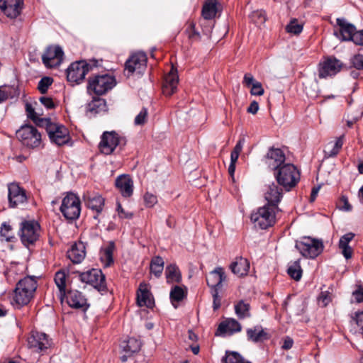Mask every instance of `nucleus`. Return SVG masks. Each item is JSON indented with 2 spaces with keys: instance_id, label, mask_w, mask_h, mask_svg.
Listing matches in <instances>:
<instances>
[{
  "instance_id": "1",
  "label": "nucleus",
  "mask_w": 363,
  "mask_h": 363,
  "mask_svg": "<svg viewBox=\"0 0 363 363\" xmlns=\"http://www.w3.org/2000/svg\"><path fill=\"white\" fill-rule=\"evenodd\" d=\"M37 286L35 277L27 276L19 280L13 291V303L18 308L27 305L33 298Z\"/></svg>"
},
{
  "instance_id": "2",
  "label": "nucleus",
  "mask_w": 363,
  "mask_h": 363,
  "mask_svg": "<svg viewBox=\"0 0 363 363\" xmlns=\"http://www.w3.org/2000/svg\"><path fill=\"white\" fill-rule=\"evenodd\" d=\"M277 183L286 191H291L300 180V172L297 167L291 163H286L274 172Z\"/></svg>"
},
{
  "instance_id": "3",
  "label": "nucleus",
  "mask_w": 363,
  "mask_h": 363,
  "mask_svg": "<svg viewBox=\"0 0 363 363\" xmlns=\"http://www.w3.org/2000/svg\"><path fill=\"white\" fill-rule=\"evenodd\" d=\"M278 211H279V207L266 203L252 213L250 219L256 226H259L261 229H267L275 223L276 212Z\"/></svg>"
},
{
  "instance_id": "4",
  "label": "nucleus",
  "mask_w": 363,
  "mask_h": 363,
  "mask_svg": "<svg viewBox=\"0 0 363 363\" xmlns=\"http://www.w3.org/2000/svg\"><path fill=\"white\" fill-rule=\"evenodd\" d=\"M295 247L303 257L314 259L323 251L324 245L320 239L303 237L301 240L296 242Z\"/></svg>"
},
{
  "instance_id": "5",
  "label": "nucleus",
  "mask_w": 363,
  "mask_h": 363,
  "mask_svg": "<svg viewBox=\"0 0 363 363\" xmlns=\"http://www.w3.org/2000/svg\"><path fill=\"white\" fill-rule=\"evenodd\" d=\"M60 211L67 220H76L81 213L79 198L73 193H68L62 201Z\"/></svg>"
},
{
  "instance_id": "6",
  "label": "nucleus",
  "mask_w": 363,
  "mask_h": 363,
  "mask_svg": "<svg viewBox=\"0 0 363 363\" xmlns=\"http://www.w3.org/2000/svg\"><path fill=\"white\" fill-rule=\"evenodd\" d=\"M98 62L95 60L89 63L81 60L72 63L67 69V79L70 82L80 83L93 67H97Z\"/></svg>"
},
{
  "instance_id": "7",
  "label": "nucleus",
  "mask_w": 363,
  "mask_h": 363,
  "mask_svg": "<svg viewBox=\"0 0 363 363\" xmlns=\"http://www.w3.org/2000/svg\"><path fill=\"white\" fill-rule=\"evenodd\" d=\"M40 225L35 220H24L21 223L18 235L23 245L29 247L40 238Z\"/></svg>"
},
{
  "instance_id": "8",
  "label": "nucleus",
  "mask_w": 363,
  "mask_h": 363,
  "mask_svg": "<svg viewBox=\"0 0 363 363\" xmlns=\"http://www.w3.org/2000/svg\"><path fill=\"white\" fill-rule=\"evenodd\" d=\"M126 139L116 131H105L101 136L99 149L102 154L108 155L113 152L116 147L125 146Z\"/></svg>"
},
{
  "instance_id": "9",
  "label": "nucleus",
  "mask_w": 363,
  "mask_h": 363,
  "mask_svg": "<svg viewBox=\"0 0 363 363\" xmlns=\"http://www.w3.org/2000/svg\"><path fill=\"white\" fill-rule=\"evenodd\" d=\"M41 122L44 123L42 127L45 128L52 143L60 146L69 141V131L65 126L53 123L50 118L48 120H42Z\"/></svg>"
},
{
  "instance_id": "10",
  "label": "nucleus",
  "mask_w": 363,
  "mask_h": 363,
  "mask_svg": "<svg viewBox=\"0 0 363 363\" xmlns=\"http://www.w3.org/2000/svg\"><path fill=\"white\" fill-rule=\"evenodd\" d=\"M116 85V80L113 77L107 74L95 75L89 78L87 89L91 91L98 96L106 94Z\"/></svg>"
},
{
  "instance_id": "11",
  "label": "nucleus",
  "mask_w": 363,
  "mask_h": 363,
  "mask_svg": "<svg viewBox=\"0 0 363 363\" xmlns=\"http://www.w3.org/2000/svg\"><path fill=\"white\" fill-rule=\"evenodd\" d=\"M343 66V62L334 56L325 57L318 65V77L326 79L334 77L341 71Z\"/></svg>"
},
{
  "instance_id": "12",
  "label": "nucleus",
  "mask_w": 363,
  "mask_h": 363,
  "mask_svg": "<svg viewBox=\"0 0 363 363\" xmlns=\"http://www.w3.org/2000/svg\"><path fill=\"white\" fill-rule=\"evenodd\" d=\"M17 138L21 143L29 147H36L40 145L41 134L36 128L31 125H25L16 132Z\"/></svg>"
},
{
  "instance_id": "13",
  "label": "nucleus",
  "mask_w": 363,
  "mask_h": 363,
  "mask_svg": "<svg viewBox=\"0 0 363 363\" xmlns=\"http://www.w3.org/2000/svg\"><path fill=\"white\" fill-rule=\"evenodd\" d=\"M147 57L145 52H139L132 55L125 63V70L127 76L134 73L142 75L147 67Z\"/></svg>"
},
{
  "instance_id": "14",
  "label": "nucleus",
  "mask_w": 363,
  "mask_h": 363,
  "mask_svg": "<svg viewBox=\"0 0 363 363\" xmlns=\"http://www.w3.org/2000/svg\"><path fill=\"white\" fill-rule=\"evenodd\" d=\"M79 279L82 282L91 285L99 291L106 289V283L104 274L101 270L91 269L79 274Z\"/></svg>"
},
{
  "instance_id": "15",
  "label": "nucleus",
  "mask_w": 363,
  "mask_h": 363,
  "mask_svg": "<svg viewBox=\"0 0 363 363\" xmlns=\"http://www.w3.org/2000/svg\"><path fill=\"white\" fill-rule=\"evenodd\" d=\"M64 57V52L59 45L48 46L42 56V61L46 67H55L59 66Z\"/></svg>"
},
{
  "instance_id": "16",
  "label": "nucleus",
  "mask_w": 363,
  "mask_h": 363,
  "mask_svg": "<svg viewBox=\"0 0 363 363\" xmlns=\"http://www.w3.org/2000/svg\"><path fill=\"white\" fill-rule=\"evenodd\" d=\"M285 160L286 156L284 152L280 148L274 147L268 150L264 158V163L274 172L283 164H285Z\"/></svg>"
},
{
  "instance_id": "17",
  "label": "nucleus",
  "mask_w": 363,
  "mask_h": 363,
  "mask_svg": "<svg viewBox=\"0 0 363 363\" xmlns=\"http://www.w3.org/2000/svg\"><path fill=\"white\" fill-rule=\"evenodd\" d=\"M50 341L45 333L32 331L28 337V346L34 352H40L50 347Z\"/></svg>"
},
{
  "instance_id": "18",
  "label": "nucleus",
  "mask_w": 363,
  "mask_h": 363,
  "mask_svg": "<svg viewBox=\"0 0 363 363\" xmlns=\"http://www.w3.org/2000/svg\"><path fill=\"white\" fill-rule=\"evenodd\" d=\"M67 304L73 308L86 312L89 308L87 299L83 294L77 290H69L66 294Z\"/></svg>"
},
{
  "instance_id": "19",
  "label": "nucleus",
  "mask_w": 363,
  "mask_h": 363,
  "mask_svg": "<svg viewBox=\"0 0 363 363\" xmlns=\"http://www.w3.org/2000/svg\"><path fill=\"white\" fill-rule=\"evenodd\" d=\"M84 200L86 206L93 211V218L96 220L98 219L105 205L104 198L99 194H88L84 195Z\"/></svg>"
},
{
  "instance_id": "20",
  "label": "nucleus",
  "mask_w": 363,
  "mask_h": 363,
  "mask_svg": "<svg viewBox=\"0 0 363 363\" xmlns=\"http://www.w3.org/2000/svg\"><path fill=\"white\" fill-rule=\"evenodd\" d=\"M8 199L10 207L15 208L26 203L27 196L26 191L21 188L17 184H10L8 187Z\"/></svg>"
},
{
  "instance_id": "21",
  "label": "nucleus",
  "mask_w": 363,
  "mask_h": 363,
  "mask_svg": "<svg viewBox=\"0 0 363 363\" xmlns=\"http://www.w3.org/2000/svg\"><path fill=\"white\" fill-rule=\"evenodd\" d=\"M23 0H0V9L10 18H16L22 11Z\"/></svg>"
},
{
  "instance_id": "22",
  "label": "nucleus",
  "mask_w": 363,
  "mask_h": 363,
  "mask_svg": "<svg viewBox=\"0 0 363 363\" xmlns=\"http://www.w3.org/2000/svg\"><path fill=\"white\" fill-rule=\"evenodd\" d=\"M279 186L278 183L274 182L266 185L264 199L267 201V204L278 207L283 197V190Z\"/></svg>"
},
{
  "instance_id": "23",
  "label": "nucleus",
  "mask_w": 363,
  "mask_h": 363,
  "mask_svg": "<svg viewBox=\"0 0 363 363\" xmlns=\"http://www.w3.org/2000/svg\"><path fill=\"white\" fill-rule=\"evenodd\" d=\"M115 185L122 196L129 198L133 195V181L129 174H121L117 177Z\"/></svg>"
},
{
  "instance_id": "24",
  "label": "nucleus",
  "mask_w": 363,
  "mask_h": 363,
  "mask_svg": "<svg viewBox=\"0 0 363 363\" xmlns=\"http://www.w3.org/2000/svg\"><path fill=\"white\" fill-rule=\"evenodd\" d=\"M179 83V76L177 69L172 67L169 72L164 77L162 92L166 96L172 95L177 89Z\"/></svg>"
},
{
  "instance_id": "25",
  "label": "nucleus",
  "mask_w": 363,
  "mask_h": 363,
  "mask_svg": "<svg viewBox=\"0 0 363 363\" xmlns=\"http://www.w3.org/2000/svg\"><path fill=\"white\" fill-rule=\"evenodd\" d=\"M226 279L224 270L222 267H216L211 271L206 277V282L211 290L216 289L220 290L222 287V283Z\"/></svg>"
},
{
  "instance_id": "26",
  "label": "nucleus",
  "mask_w": 363,
  "mask_h": 363,
  "mask_svg": "<svg viewBox=\"0 0 363 363\" xmlns=\"http://www.w3.org/2000/svg\"><path fill=\"white\" fill-rule=\"evenodd\" d=\"M336 23L340 27L341 40L343 41H352L353 36L357 31L355 26L349 23L344 18H337L336 19Z\"/></svg>"
},
{
  "instance_id": "27",
  "label": "nucleus",
  "mask_w": 363,
  "mask_h": 363,
  "mask_svg": "<svg viewBox=\"0 0 363 363\" xmlns=\"http://www.w3.org/2000/svg\"><path fill=\"white\" fill-rule=\"evenodd\" d=\"M246 335L248 341L257 343L267 340L270 335L265 329L260 325H257L246 330Z\"/></svg>"
},
{
  "instance_id": "28",
  "label": "nucleus",
  "mask_w": 363,
  "mask_h": 363,
  "mask_svg": "<svg viewBox=\"0 0 363 363\" xmlns=\"http://www.w3.org/2000/svg\"><path fill=\"white\" fill-rule=\"evenodd\" d=\"M355 234L353 233H347L340 238L338 247L341 250L342 255L346 259H349L352 257L353 250L349 245V243L353 240Z\"/></svg>"
},
{
  "instance_id": "29",
  "label": "nucleus",
  "mask_w": 363,
  "mask_h": 363,
  "mask_svg": "<svg viewBox=\"0 0 363 363\" xmlns=\"http://www.w3.org/2000/svg\"><path fill=\"white\" fill-rule=\"evenodd\" d=\"M86 255L85 246L83 242L74 244L67 252L69 259L75 264L82 262Z\"/></svg>"
},
{
  "instance_id": "30",
  "label": "nucleus",
  "mask_w": 363,
  "mask_h": 363,
  "mask_svg": "<svg viewBox=\"0 0 363 363\" xmlns=\"http://www.w3.org/2000/svg\"><path fill=\"white\" fill-rule=\"evenodd\" d=\"M115 243L110 241L100 251L101 260L106 267H110L113 263V251Z\"/></svg>"
},
{
  "instance_id": "31",
  "label": "nucleus",
  "mask_w": 363,
  "mask_h": 363,
  "mask_svg": "<svg viewBox=\"0 0 363 363\" xmlns=\"http://www.w3.org/2000/svg\"><path fill=\"white\" fill-rule=\"evenodd\" d=\"M242 326L240 323L234 318H228L220 323L218 332L225 333L229 332L230 334L240 332Z\"/></svg>"
},
{
  "instance_id": "32",
  "label": "nucleus",
  "mask_w": 363,
  "mask_h": 363,
  "mask_svg": "<svg viewBox=\"0 0 363 363\" xmlns=\"http://www.w3.org/2000/svg\"><path fill=\"white\" fill-rule=\"evenodd\" d=\"M230 269L232 272L238 276L246 275L250 269V263L247 259L238 257L236 260L231 263Z\"/></svg>"
},
{
  "instance_id": "33",
  "label": "nucleus",
  "mask_w": 363,
  "mask_h": 363,
  "mask_svg": "<svg viewBox=\"0 0 363 363\" xmlns=\"http://www.w3.org/2000/svg\"><path fill=\"white\" fill-rule=\"evenodd\" d=\"M218 2L217 0H206L201 11V15L205 20L215 18L218 11Z\"/></svg>"
},
{
  "instance_id": "34",
  "label": "nucleus",
  "mask_w": 363,
  "mask_h": 363,
  "mask_svg": "<svg viewBox=\"0 0 363 363\" xmlns=\"http://www.w3.org/2000/svg\"><path fill=\"white\" fill-rule=\"evenodd\" d=\"M187 294V289L185 286L175 285L172 287L169 293V298L174 308L178 307L177 303L182 301Z\"/></svg>"
},
{
  "instance_id": "35",
  "label": "nucleus",
  "mask_w": 363,
  "mask_h": 363,
  "mask_svg": "<svg viewBox=\"0 0 363 363\" xmlns=\"http://www.w3.org/2000/svg\"><path fill=\"white\" fill-rule=\"evenodd\" d=\"M165 276L167 283H179L182 281V274L175 264H170L166 267Z\"/></svg>"
},
{
  "instance_id": "36",
  "label": "nucleus",
  "mask_w": 363,
  "mask_h": 363,
  "mask_svg": "<svg viewBox=\"0 0 363 363\" xmlns=\"http://www.w3.org/2000/svg\"><path fill=\"white\" fill-rule=\"evenodd\" d=\"M88 112L96 115L102 111H106V101L105 99L99 97H94L92 101H90L86 106Z\"/></svg>"
},
{
  "instance_id": "37",
  "label": "nucleus",
  "mask_w": 363,
  "mask_h": 363,
  "mask_svg": "<svg viewBox=\"0 0 363 363\" xmlns=\"http://www.w3.org/2000/svg\"><path fill=\"white\" fill-rule=\"evenodd\" d=\"M221 362L222 363H252L250 361L245 359L239 352L228 350L225 352Z\"/></svg>"
},
{
  "instance_id": "38",
  "label": "nucleus",
  "mask_w": 363,
  "mask_h": 363,
  "mask_svg": "<svg viewBox=\"0 0 363 363\" xmlns=\"http://www.w3.org/2000/svg\"><path fill=\"white\" fill-rule=\"evenodd\" d=\"M20 91L17 87L14 86H0V104L5 101L8 99L18 97Z\"/></svg>"
},
{
  "instance_id": "39",
  "label": "nucleus",
  "mask_w": 363,
  "mask_h": 363,
  "mask_svg": "<svg viewBox=\"0 0 363 363\" xmlns=\"http://www.w3.org/2000/svg\"><path fill=\"white\" fill-rule=\"evenodd\" d=\"M250 305L243 300L238 301L235 305V312L239 319H245L251 316Z\"/></svg>"
},
{
  "instance_id": "40",
  "label": "nucleus",
  "mask_w": 363,
  "mask_h": 363,
  "mask_svg": "<svg viewBox=\"0 0 363 363\" xmlns=\"http://www.w3.org/2000/svg\"><path fill=\"white\" fill-rule=\"evenodd\" d=\"M164 264L163 259L160 256L154 257L150 262V272L153 274L155 277H160L164 269Z\"/></svg>"
},
{
  "instance_id": "41",
  "label": "nucleus",
  "mask_w": 363,
  "mask_h": 363,
  "mask_svg": "<svg viewBox=\"0 0 363 363\" xmlns=\"http://www.w3.org/2000/svg\"><path fill=\"white\" fill-rule=\"evenodd\" d=\"M184 33L191 43L199 41L201 38V33L196 28V23L193 21L186 23Z\"/></svg>"
},
{
  "instance_id": "42",
  "label": "nucleus",
  "mask_w": 363,
  "mask_h": 363,
  "mask_svg": "<svg viewBox=\"0 0 363 363\" xmlns=\"http://www.w3.org/2000/svg\"><path fill=\"white\" fill-rule=\"evenodd\" d=\"M142 286V284H140ZM140 294H138L137 301L140 306H147L148 308L152 307L153 305L152 301L150 298V292L146 289H141L140 287Z\"/></svg>"
},
{
  "instance_id": "43",
  "label": "nucleus",
  "mask_w": 363,
  "mask_h": 363,
  "mask_svg": "<svg viewBox=\"0 0 363 363\" xmlns=\"http://www.w3.org/2000/svg\"><path fill=\"white\" fill-rule=\"evenodd\" d=\"M121 347L125 352L133 354L140 350V342L135 338L130 337L127 341H124Z\"/></svg>"
},
{
  "instance_id": "44",
  "label": "nucleus",
  "mask_w": 363,
  "mask_h": 363,
  "mask_svg": "<svg viewBox=\"0 0 363 363\" xmlns=\"http://www.w3.org/2000/svg\"><path fill=\"white\" fill-rule=\"evenodd\" d=\"M287 273L296 281L301 279L302 277V269L300 264V259L294 261L289 266Z\"/></svg>"
},
{
  "instance_id": "45",
  "label": "nucleus",
  "mask_w": 363,
  "mask_h": 363,
  "mask_svg": "<svg viewBox=\"0 0 363 363\" xmlns=\"http://www.w3.org/2000/svg\"><path fill=\"white\" fill-rule=\"evenodd\" d=\"M344 138L345 135H342L341 136L338 137L334 144L333 145V147L331 150H325V155L328 157H335L342 147L343 143H344Z\"/></svg>"
},
{
  "instance_id": "46",
  "label": "nucleus",
  "mask_w": 363,
  "mask_h": 363,
  "mask_svg": "<svg viewBox=\"0 0 363 363\" xmlns=\"http://www.w3.org/2000/svg\"><path fill=\"white\" fill-rule=\"evenodd\" d=\"M26 111L27 113L28 117L31 119L38 126L42 127L44 125V123L41 122L42 120H48L49 118H40L37 113L35 111V109L30 104H26Z\"/></svg>"
},
{
  "instance_id": "47",
  "label": "nucleus",
  "mask_w": 363,
  "mask_h": 363,
  "mask_svg": "<svg viewBox=\"0 0 363 363\" xmlns=\"http://www.w3.org/2000/svg\"><path fill=\"white\" fill-rule=\"evenodd\" d=\"M55 282L61 293L65 292L66 273L64 270H60L55 275Z\"/></svg>"
},
{
  "instance_id": "48",
  "label": "nucleus",
  "mask_w": 363,
  "mask_h": 363,
  "mask_svg": "<svg viewBox=\"0 0 363 363\" xmlns=\"http://www.w3.org/2000/svg\"><path fill=\"white\" fill-rule=\"evenodd\" d=\"M0 233L1 236L3 237L4 240L7 242H12L15 238L12 233L11 226L6 222H4L1 224Z\"/></svg>"
},
{
  "instance_id": "49",
  "label": "nucleus",
  "mask_w": 363,
  "mask_h": 363,
  "mask_svg": "<svg viewBox=\"0 0 363 363\" xmlns=\"http://www.w3.org/2000/svg\"><path fill=\"white\" fill-rule=\"evenodd\" d=\"M52 78L50 77H44L39 81L38 89L41 94H44L47 93L49 86L52 85Z\"/></svg>"
},
{
  "instance_id": "50",
  "label": "nucleus",
  "mask_w": 363,
  "mask_h": 363,
  "mask_svg": "<svg viewBox=\"0 0 363 363\" xmlns=\"http://www.w3.org/2000/svg\"><path fill=\"white\" fill-rule=\"evenodd\" d=\"M286 30L287 33L297 35L302 32L303 26L298 23L296 19H294L286 26Z\"/></svg>"
},
{
  "instance_id": "51",
  "label": "nucleus",
  "mask_w": 363,
  "mask_h": 363,
  "mask_svg": "<svg viewBox=\"0 0 363 363\" xmlns=\"http://www.w3.org/2000/svg\"><path fill=\"white\" fill-rule=\"evenodd\" d=\"M318 303L322 307H326L332 301V294L328 291H321L318 298Z\"/></svg>"
},
{
  "instance_id": "52",
  "label": "nucleus",
  "mask_w": 363,
  "mask_h": 363,
  "mask_svg": "<svg viewBox=\"0 0 363 363\" xmlns=\"http://www.w3.org/2000/svg\"><path fill=\"white\" fill-rule=\"evenodd\" d=\"M147 118V109L143 107L140 113L135 116L134 123L136 125H144Z\"/></svg>"
},
{
  "instance_id": "53",
  "label": "nucleus",
  "mask_w": 363,
  "mask_h": 363,
  "mask_svg": "<svg viewBox=\"0 0 363 363\" xmlns=\"http://www.w3.org/2000/svg\"><path fill=\"white\" fill-rule=\"evenodd\" d=\"M144 202L146 207L152 208L157 203V196L150 192H146L143 196Z\"/></svg>"
},
{
  "instance_id": "54",
  "label": "nucleus",
  "mask_w": 363,
  "mask_h": 363,
  "mask_svg": "<svg viewBox=\"0 0 363 363\" xmlns=\"http://www.w3.org/2000/svg\"><path fill=\"white\" fill-rule=\"evenodd\" d=\"M350 62L352 66L358 70H363V55L357 54L354 55Z\"/></svg>"
},
{
  "instance_id": "55",
  "label": "nucleus",
  "mask_w": 363,
  "mask_h": 363,
  "mask_svg": "<svg viewBox=\"0 0 363 363\" xmlns=\"http://www.w3.org/2000/svg\"><path fill=\"white\" fill-rule=\"evenodd\" d=\"M213 296V308L214 311L218 310L221 305V298L219 296V290L216 289L211 290Z\"/></svg>"
},
{
  "instance_id": "56",
  "label": "nucleus",
  "mask_w": 363,
  "mask_h": 363,
  "mask_svg": "<svg viewBox=\"0 0 363 363\" xmlns=\"http://www.w3.org/2000/svg\"><path fill=\"white\" fill-rule=\"evenodd\" d=\"M352 297L356 303L363 302V286L358 285L357 289L352 292Z\"/></svg>"
},
{
  "instance_id": "57",
  "label": "nucleus",
  "mask_w": 363,
  "mask_h": 363,
  "mask_svg": "<svg viewBox=\"0 0 363 363\" xmlns=\"http://www.w3.org/2000/svg\"><path fill=\"white\" fill-rule=\"evenodd\" d=\"M250 93L252 95L262 96L264 94V89L262 88L261 83L255 82L251 87Z\"/></svg>"
},
{
  "instance_id": "58",
  "label": "nucleus",
  "mask_w": 363,
  "mask_h": 363,
  "mask_svg": "<svg viewBox=\"0 0 363 363\" xmlns=\"http://www.w3.org/2000/svg\"><path fill=\"white\" fill-rule=\"evenodd\" d=\"M363 336V311H357L353 318Z\"/></svg>"
},
{
  "instance_id": "59",
  "label": "nucleus",
  "mask_w": 363,
  "mask_h": 363,
  "mask_svg": "<svg viewBox=\"0 0 363 363\" xmlns=\"http://www.w3.org/2000/svg\"><path fill=\"white\" fill-rule=\"evenodd\" d=\"M39 101L47 109H52L55 107V103L51 97L41 96Z\"/></svg>"
},
{
  "instance_id": "60",
  "label": "nucleus",
  "mask_w": 363,
  "mask_h": 363,
  "mask_svg": "<svg viewBox=\"0 0 363 363\" xmlns=\"http://www.w3.org/2000/svg\"><path fill=\"white\" fill-rule=\"evenodd\" d=\"M252 18L253 19L257 18V23H264L266 21L265 13L263 11H256L252 12Z\"/></svg>"
},
{
  "instance_id": "61",
  "label": "nucleus",
  "mask_w": 363,
  "mask_h": 363,
  "mask_svg": "<svg viewBox=\"0 0 363 363\" xmlns=\"http://www.w3.org/2000/svg\"><path fill=\"white\" fill-rule=\"evenodd\" d=\"M352 41L355 45L363 46V29L359 31H356Z\"/></svg>"
},
{
  "instance_id": "62",
  "label": "nucleus",
  "mask_w": 363,
  "mask_h": 363,
  "mask_svg": "<svg viewBox=\"0 0 363 363\" xmlns=\"http://www.w3.org/2000/svg\"><path fill=\"white\" fill-rule=\"evenodd\" d=\"M294 345V340L289 336H286L284 338L281 348L284 350H289L292 348Z\"/></svg>"
},
{
  "instance_id": "63",
  "label": "nucleus",
  "mask_w": 363,
  "mask_h": 363,
  "mask_svg": "<svg viewBox=\"0 0 363 363\" xmlns=\"http://www.w3.org/2000/svg\"><path fill=\"white\" fill-rule=\"evenodd\" d=\"M255 81L253 76L250 73H246L243 78V83L247 86H252Z\"/></svg>"
},
{
  "instance_id": "64",
  "label": "nucleus",
  "mask_w": 363,
  "mask_h": 363,
  "mask_svg": "<svg viewBox=\"0 0 363 363\" xmlns=\"http://www.w3.org/2000/svg\"><path fill=\"white\" fill-rule=\"evenodd\" d=\"M259 110V104L256 101H253L250 104L249 107L247 109L248 113L252 114H256Z\"/></svg>"
}]
</instances>
